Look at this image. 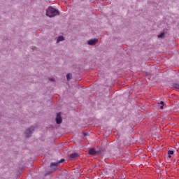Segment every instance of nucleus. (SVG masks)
Returning a JSON list of instances; mask_svg holds the SVG:
<instances>
[{"instance_id":"dca6fc26","label":"nucleus","mask_w":179,"mask_h":179,"mask_svg":"<svg viewBox=\"0 0 179 179\" xmlns=\"http://www.w3.org/2000/svg\"><path fill=\"white\" fill-rule=\"evenodd\" d=\"M161 110H163V106H160Z\"/></svg>"},{"instance_id":"f8f14e48","label":"nucleus","mask_w":179,"mask_h":179,"mask_svg":"<svg viewBox=\"0 0 179 179\" xmlns=\"http://www.w3.org/2000/svg\"><path fill=\"white\" fill-rule=\"evenodd\" d=\"M64 162H65V159H60L59 162H57V163H58L59 164H61V163H64Z\"/></svg>"},{"instance_id":"9d476101","label":"nucleus","mask_w":179,"mask_h":179,"mask_svg":"<svg viewBox=\"0 0 179 179\" xmlns=\"http://www.w3.org/2000/svg\"><path fill=\"white\" fill-rule=\"evenodd\" d=\"M163 37H164V33H161L158 35V38H163Z\"/></svg>"},{"instance_id":"ddd939ff","label":"nucleus","mask_w":179,"mask_h":179,"mask_svg":"<svg viewBox=\"0 0 179 179\" xmlns=\"http://www.w3.org/2000/svg\"><path fill=\"white\" fill-rule=\"evenodd\" d=\"M168 155H174V151H173V150H169L168 151Z\"/></svg>"},{"instance_id":"6e6552de","label":"nucleus","mask_w":179,"mask_h":179,"mask_svg":"<svg viewBox=\"0 0 179 179\" xmlns=\"http://www.w3.org/2000/svg\"><path fill=\"white\" fill-rule=\"evenodd\" d=\"M58 164H58V162H52L50 166H51V167H54V166L57 167Z\"/></svg>"},{"instance_id":"1a4fd4ad","label":"nucleus","mask_w":179,"mask_h":179,"mask_svg":"<svg viewBox=\"0 0 179 179\" xmlns=\"http://www.w3.org/2000/svg\"><path fill=\"white\" fill-rule=\"evenodd\" d=\"M71 78H72V74H71V73H68V74L66 75V79H67V80H70Z\"/></svg>"},{"instance_id":"39448f33","label":"nucleus","mask_w":179,"mask_h":179,"mask_svg":"<svg viewBox=\"0 0 179 179\" xmlns=\"http://www.w3.org/2000/svg\"><path fill=\"white\" fill-rule=\"evenodd\" d=\"M56 122L57 124H62V117L59 113H57V115L56 117Z\"/></svg>"},{"instance_id":"f257e3e1","label":"nucleus","mask_w":179,"mask_h":179,"mask_svg":"<svg viewBox=\"0 0 179 179\" xmlns=\"http://www.w3.org/2000/svg\"><path fill=\"white\" fill-rule=\"evenodd\" d=\"M58 15H59L58 10L52 7H49L48 9L46 10V16H48V17H54L55 16H58Z\"/></svg>"},{"instance_id":"9b49d317","label":"nucleus","mask_w":179,"mask_h":179,"mask_svg":"<svg viewBox=\"0 0 179 179\" xmlns=\"http://www.w3.org/2000/svg\"><path fill=\"white\" fill-rule=\"evenodd\" d=\"M173 87H176V89H179V84L178 83H174Z\"/></svg>"},{"instance_id":"423d86ee","label":"nucleus","mask_w":179,"mask_h":179,"mask_svg":"<svg viewBox=\"0 0 179 179\" xmlns=\"http://www.w3.org/2000/svg\"><path fill=\"white\" fill-rule=\"evenodd\" d=\"M96 153H97V151H96V149H94V148H90V149L89 150V154H90V155H96Z\"/></svg>"},{"instance_id":"0eeeda50","label":"nucleus","mask_w":179,"mask_h":179,"mask_svg":"<svg viewBox=\"0 0 179 179\" xmlns=\"http://www.w3.org/2000/svg\"><path fill=\"white\" fill-rule=\"evenodd\" d=\"M64 40H65V38H64V36H59L57 38V43H61V41H64Z\"/></svg>"},{"instance_id":"7ed1b4c3","label":"nucleus","mask_w":179,"mask_h":179,"mask_svg":"<svg viewBox=\"0 0 179 179\" xmlns=\"http://www.w3.org/2000/svg\"><path fill=\"white\" fill-rule=\"evenodd\" d=\"M33 132H34V127H31L28 130L25 131V136L29 138V136H30Z\"/></svg>"},{"instance_id":"f03ea898","label":"nucleus","mask_w":179,"mask_h":179,"mask_svg":"<svg viewBox=\"0 0 179 179\" xmlns=\"http://www.w3.org/2000/svg\"><path fill=\"white\" fill-rule=\"evenodd\" d=\"M97 43H99V39H97V38L90 39L87 41L88 45H91L92 47L96 45V44H97Z\"/></svg>"},{"instance_id":"4468645a","label":"nucleus","mask_w":179,"mask_h":179,"mask_svg":"<svg viewBox=\"0 0 179 179\" xmlns=\"http://www.w3.org/2000/svg\"><path fill=\"white\" fill-rule=\"evenodd\" d=\"M159 104H162V106H164V102L163 101H160Z\"/></svg>"},{"instance_id":"20e7f679","label":"nucleus","mask_w":179,"mask_h":179,"mask_svg":"<svg viewBox=\"0 0 179 179\" xmlns=\"http://www.w3.org/2000/svg\"><path fill=\"white\" fill-rule=\"evenodd\" d=\"M79 156L78 152H73L70 156V160H76V159H78Z\"/></svg>"},{"instance_id":"2eb2a0df","label":"nucleus","mask_w":179,"mask_h":179,"mask_svg":"<svg viewBox=\"0 0 179 179\" xmlns=\"http://www.w3.org/2000/svg\"><path fill=\"white\" fill-rule=\"evenodd\" d=\"M50 80H51L52 82H54L55 80V78H50Z\"/></svg>"},{"instance_id":"f3484780","label":"nucleus","mask_w":179,"mask_h":179,"mask_svg":"<svg viewBox=\"0 0 179 179\" xmlns=\"http://www.w3.org/2000/svg\"><path fill=\"white\" fill-rule=\"evenodd\" d=\"M169 158L171 157V155H169Z\"/></svg>"},{"instance_id":"a211bd4d","label":"nucleus","mask_w":179,"mask_h":179,"mask_svg":"<svg viewBox=\"0 0 179 179\" xmlns=\"http://www.w3.org/2000/svg\"><path fill=\"white\" fill-rule=\"evenodd\" d=\"M86 135H87L86 134H84V136H86Z\"/></svg>"}]
</instances>
